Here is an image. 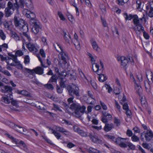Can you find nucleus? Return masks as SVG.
I'll return each instance as SVG.
<instances>
[{"label": "nucleus", "mask_w": 153, "mask_h": 153, "mask_svg": "<svg viewBox=\"0 0 153 153\" xmlns=\"http://www.w3.org/2000/svg\"><path fill=\"white\" fill-rule=\"evenodd\" d=\"M30 24L31 25H35L36 23H39L34 18L31 19L29 21Z\"/></svg>", "instance_id": "nucleus-42"}, {"label": "nucleus", "mask_w": 153, "mask_h": 153, "mask_svg": "<svg viewBox=\"0 0 153 153\" xmlns=\"http://www.w3.org/2000/svg\"><path fill=\"white\" fill-rule=\"evenodd\" d=\"M26 16L29 19L35 18V15L34 13L28 10H27L26 12Z\"/></svg>", "instance_id": "nucleus-20"}, {"label": "nucleus", "mask_w": 153, "mask_h": 153, "mask_svg": "<svg viewBox=\"0 0 153 153\" xmlns=\"http://www.w3.org/2000/svg\"><path fill=\"white\" fill-rule=\"evenodd\" d=\"M3 25L5 28L7 30L10 29V26L9 22L7 21H5L4 22Z\"/></svg>", "instance_id": "nucleus-48"}, {"label": "nucleus", "mask_w": 153, "mask_h": 153, "mask_svg": "<svg viewBox=\"0 0 153 153\" xmlns=\"http://www.w3.org/2000/svg\"><path fill=\"white\" fill-rule=\"evenodd\" d=\"M126 134L128 136L130 137L131 136H132L133 133L132 131L128 129L127 130Z\"/></svg>", "instance_id": "nucleus-60"}, {"label": "nucleus", "mask_w": 153, "mask_h": 153, "mask_svg": "<svg viewBox=\"0 0 153 153\" xmlns=\"http://www.w3.org/2000/svg\"><path fill=\"white\" fill-rule=\"evenodd\" d=\"M26 46L29 50L34 54L37 53L39 48L36 44H34L30 42L27 44Z\"/></svg>", "instance_id": "nucleus-6"}, {"label": "nucleus", "mask_w": 153, "mask_h": 153, "mask_svg": "<svg viewBox=\"0 0 153 153\" xmlns=\"http://www.w3.org/2000/svg\"><path fill=\"white\" fill-rule=\"evenodd\" d=\"M91 43L93 49L97 52H99L100 48L96 41L92 39L91 40Z\"/></svg>", "instance_id": "nucleus-17"}, {"label": "nucleus", "mask_w": 153, "mask_h": 153, "mask_svg": "<svg viewBox=\"0 0 153 153\" xmlns=\"http://www.w3.org/2000/svg\"><path fill=\"white\" fill-rule=\"evenodd\" d=\"M79 74L81 78L84 81L85 80H88L84 74L81 70H79Z\"/></svg>", "instance_id": "nucleus-43"}, {"label": "nucleus", "mask_w": 153, "mask_h": 153, "mask_svg": "<svg viewBox=\"0 0 153 153\" xmlns=\"http://www.w3.org/2000/svg\"><path fill=\"white\" fill-rule=\"evenodd\" d=\"M141 99H140L141 104L143 107H146V100L144 98H143L142 97V96L140 97Z\"/></svg>", "instance_id": "nucleus-38"}, {"label": "nucleus", "mask_w": 153, "mask_h": 153, "mask_svg": "<svg viewBox=\"0 0 153 153\" xmlns=\"http://www.w3.org/2000/svg\"><path fill=\"white\" fill-rule=\"evenodd\" d=\"M133 18V23L134 25H135L136 26H138L139 24H139V20L138 19V16L137 15H134V17Z\"/></svg>", "instance_id": "nucleus-26"}, {"label": "nucleus", "mask_w": 153, "mask_h": 153, "mask_svg": "<svg viewBox=\"0 0 153 153\" xmlns=\"http://www.w3.org/2000/svg\"><path fill=\"white\" fill-rule=\"evenodd\" d=\"M100 7L102 13L105 14L106 12L105 7V5L103 4H100Z\"/></svg>", "instance_id": "nucleus-39"}, {"label": "nucleus", "mask_w": 153, "mask_h": 153, "mask_svg": "<svg viewBox=\"0 0 153 153\" xmlns=\"http://www.w3.org/2000/svg\"><path fill=\"white\" fill-rule=\"evenodd\" d=\"M102 114L104 117H108V118L111 119L112 118L111 115L109 113H108L107 112H103Z\"/></svg>", "instance_id": "nucleus-49"}, {"label": "nucleus", "mask_w": 153, "mask_h": 153, "mask_svg": "<svg viewBox=\"0 0 153 153\" xmlns=\"http://www.w3.org/2000/svg\"><path fill=\"white\" fill-rule=\"evenodd\" d=\"M73 128L74 131L77 132L81 136L83 137H87L88 136L89 133L84 131L76 126H74Z\"/></svg>", "instance_id": "nucleus-10"}, {"label": "nucleus", "mask_w": 153, "mask_h": 153, "mask_svg": "<svg viewBox=\"0 0 153 153\" xmlns=\"http://www.w3.org/2000/svg\"><path fill=\"white\" fill-rule=\"evenodd\" d=\"M53 107L54 108V110L56 111H60L62 112V111L60 108L59 106L57 105L53 104Z\"/></svg>", "instance_id": "nucleus-57"}, {"label": "nucleus", "mask_w": 153, "mask_h": 153, "mask_svg": "<svg viewBox=\"0 0 153 153\" xmlns=\"http://www.w3.org/2000/svg\"><path fill=\"white\" fill-rule=\"evenodd\" d=\"M14 22L16 27H17L20 31H27L28 30V25L25 21L22 19H18L15 16L14 18Z\"/></svg>", "instance_id": "nucleus-1"}, {"label": "nucleus", "mask_w": 153, "mask_h": 153, "mask_svg": "<svg viewBox=\"0 0 153 153\" xmlns=\"http://www.w3.org/2000/svg\"><path fill=\"white\" fill-rule=\"evenodd\" d=\"M132 140L134 142H137L139 141V138L135 135H133L131 137Z\"/></svg>", "instance_id": "nucleus-50"}, {"label": "nucleus", "mask_w": 153, "mask_h": 153, "mask_svg": "<svg viewBox=\"0 0 153 153\" xmlns=\"http://www.w3.org/2000/svg\"><path fill=\"white\" fill-rule=\"evenodd\" d=\"M41 29V26L39 23H36L35 25H33L32 29V30L33 33L35 34H37Z\"/></svg>", "instance_id": "nucleus-12"}, {"label": "nucleus", "mask_w": 153, "mask_h": 153, "mask_svg": "<svg viewBox=\"0 0 153 153\" xmlns=\"http://www.w3.org/2000/svg\"><path fill=\"white\" fill-rule=\"evenodd\" d=\"M19 94L24 96L31 97V94L27 91L25 90H22L19 92Z\"/></svg>", "instance_id": "nucleus-30"}, {"label": "nucleus", "mask_w": 153, "mask_h": 153, "mask_svg": "<svg viewBox=\"0 0 153 153\" xmlns=\"http://www.w3.org/2000/svg\"><path fill=\"white\" fill-rule=\"evenodd\" d=\"M117 59L118 61H121V65L123 66V67L126 66L128 62V59L124 56H122L118 57Z\"/></svg>", "instance_id": "nucleus-13"}, {"label": "nucleus", "mask_w": 153, "mask_h": 153, "mask_svg": "<svg viewBox=\"0 0 153 153\" xmlns=\"http://www.w3.org/2000/svg\"><path fill=\"white\" fill-rule=\"evenodd\" d=\"M2 99L3 100L4 102L6 103L9 104L10 102V99L7 96L2 97Z\"/></svg>", "instance_id": "nucleus-45"}, {"label": "nucleus", "mask_w": 153, "mask_h": 153, "mask_svg": "<svg viewBox=\"0 0 153 153\" xmlns=\"http://www.w3.org/2000/svg\"><path fill=\"white\" fill-rule=\"evenodd\" d=\"M49 129L52 131V133L54 135L57 139H60L61 137V135L58 132L54 130L53 129L50 128H49Z\"/></svg>", "instance_id": "nucleus-29"}, {"label": "nucleus", "mask_w": 153, "mask_h": 153, "mask_svg": "<svg viewBox=\"0 0 153 153\" xmlns=\"http://www.w3.org/2000/svg\"><path fill=\"white\" fill-rule=\"evenodd\" d=\"M67 90L70 96H74L75 95L77 97L79 96V89L78 87L76 85H68L67 87Z\"/></svg>", "instance_id": "nucleus-4"}, {"label": "nucleus", "mask_w": 153, "mask_h": 153, "mask_svg": "<svg viewBox=\"0 0 153 153\" xmlns=\"http://www.w3.org/2000/svg\"><path fill=\"white\" fill-rule=\"evenodd\" d=\"M44 87L48 89L52 90L53 89V87L52 85L50 84H47L44 85Z\"/></svg>", "instance_id": "nucleus-41"}, {"label": "nucleus", "mask_w": 153, "mask_h": 153, "mask_svg": "<svg viewBox=\"0 0 153 153\" xmlns=\"http://www.w3.org/2000/svg\"><path fill=\"white\" fill-rule=\"evenodd\" d=\"M149 74L150 75V76H149V78H151V79L152 80L153 79V74L152 73V71H148V73H146V77L148 79V80H149V79L148 78V74Z\"/></svg>", "instance_id": "nucleus-51"}, {"label": "nucleus", "mask_w": 153, "mask_h": 153, "mask_svg": "<svg viewBox=\"0 0 153 153\" xmlns=\"http://www.w3.org/2000/svg\"><path fill=\"white\" fill-rule=\"evenodd\" d=\"M56 46H55L56 50L59 52L61 55V59L62 61V64H65L67 63V60L69 59L68 54L63 49L61 45L58 43H56Z\"/></svg>", "instance_id": "nucleus-2"}, {"label": "nucleus", "mask_w": 153, "mask_h": 153, "mask_svg": "<svg viewBox=\"0 0 153 153\" xmlns=\"http://www.w3.org/2000/svg\"><path fill=\"white\" fill-rule=\"evenodd\" d=\"M124 16L126 20H130L132 19L134 17V15H133L131 14L128 15L126 13H124Z\"/></svg>", "instance_id": "nucleus-33"}, {"label": "nucleus", "mask_w": 153, "mask_h": 153, "mask_svg": "<svg viewBox=\"0 0 153 153\" xmlns=\"http://www.w3.org/2000/svg\"><path fill=\"white\" fill-rule=\"evenodd\" d=\"M136 27H134V29L136 33L137 34H140V33L141 30L143 31L144 30V28L142 26V24H140L138 26H136Z\"/></svg>", "instance_id": "nucleus-21"}, {"label": "nucleus", "mask_w": 153, "mask_h": 153, "mask_svg": "<svg viewBox=\"0 0 153 153\" xmlns=\"http://www.w3.org/2000/svg\"><path fill=\"white\" fill-rule=\"evenodd\" d=\"M145 87L146 91L148 92L149 93L150 91L151 87L150 85L148 82H146L145 83Z\"/></svg>", "instance_id": "nucleus-35"}, {"label": "nucleus", "mask_w": 153, "mask_h": 153, "mask_svg": "<svg viewBox=\"0 0 153 153\" xmlns=\"http://www.w3.org/2000/svg\"><path fill=\"white\" fill-rule=\"evenodd\" d=\"M11 36L15 40L19 41L20 40V37L18 34L15 32H13L11 33Z\"/></svg>", "instance_id": "nucleus-34"}, {"label": "nucleus", "mask_w": 153, "mask_h": 153, "mask_svg": "<svg viewBox=\"0 0 153 153\" xmlns=\"http://www.w3.org/2000/svg\"><path fill=\"white\" fill-rule=\"evenodd\" d=\"M114 123L117 126H118L120 125V122L119 120L116 118H115Z\"/></svg>", "instance_id": "nucleus-55"}, {"label": "nucleus", "mask_w": 153, "mask_h": 153, "mask_svg": "<svg viewBox=\"0 0 153 153\" xmlns=\"http://www.w3.org/2000/svg\"><path fill=\"white\" fill-rule=\"evenodd\" d=\"M145 137L147 141H150L151 139L153 138V133L151 130H147L145 133Z\"/></svg>", "instance_id": "nucleus-14"}, {"label": "nucleus", "mask_w": 153, "mask_h": 153, "mask_svg": "<svg viewBox=\"0 0 153 153\" xmlns=\"http://www.w3.org/2000/svg\"><path fill=\"white\" fill-rule=\"evenodd\" d=\"M40 17L42 20L44 22H46L47 21V16L45 13H43L40 15Z\"/></svg>", "instance_id": "nucleus-32"}, {"label": "nucleus", "mask_w": 153, "mask_h": 153, "mask_svg": "<svg viewBox=\"0 0 153 153\" xmlns=\"http://www.w3.org/2000/svg\"><path fill=\"white\" fill-rule=\"evenodd\" d=\"M30 62V58L28 55L26 56L24 58V62L25 64H28Z\"/></svg>", "instance_id": "nucleus-47"}, {"label": "nucleus", "mask_w": 153, "mask_h": 153, "mask_svg": "<svg viewBox=\"0 0 153 153\" xmlns=\"http://www.w3.org/2000/svg\"><path fill=\"white\" fill-rule=\"evenodd\" d=\"M25 70L30 74L33 75L35 73L41 75L43 73V69L40 67H38L33 70H30L28 68H26Z\"/></svg>", "instance_id": "nucleus-7"}, {"label": "nucleus", "mask_w": 153, "mask_h": 153, "mask_svg": "<svg viewBox=\"0 0 153 153\" xmlns=\"http://www.w3.org/2000/svg\"><path fill=\"white\" fill-rule=\"evenodd\" d=\"M82 114L80 112L79 110L75 111V117H80Z\"/></svg>", "instance_id": "nucleus-40"}, {"label": "nucleus", "mask_w": 153, "mask_h": 153, "mask_svg": "<svg viewBox=\"0 0 153 153\" xmlns=\"http://www.w3.org/2000/svg\"><path fill=\"white\" fill-rule=\"evenodd\" d=\"M8 125L10 127L16 130L19 132H21V131L18 130V128H22V127L17 125H15L12 122H9L8 123Z\"/></svg>", "instance_id": "nucleus-19"}, {"label": "nucleus", "mask_w": 153, "mask_h": 153, "mask_svg": "<svg viewBox=\"0 0 153 153\" xmlns=\"http://www.w3.org/2000/svg\"><path fill=\"white\" fill-rule=\"evenodd\" d=\"M58 86H57L56 90L57 92L59 94H61L62 92L63 89Z\"/></svg>", "instance_id": "nucleus-61"}, {"label": "nucleus", "mask_w": 153, "mask_h": 153, "mask_svg": "<svg viewBox=\"0 0 153 153\" xmlns=\"http://www.w3.org/2000/svg\"><path fill=\"white\" fill-rule=\"evenodd\" d=\"M114 128V125L113 123L109 124L106 123L105 124L104 129L105 131L108 132Z\"/></svg>", "instance_id": "nucleus-18"}, {"label": "nucleus", "mask_w": 153, "mask_h": 153, "mask_svg": "<svg viewBox=\"0 0 153 153\" xmlns=\"http://www.w3.org/2000/svg\"><path fill=\"white\" fill-rule=\"evenodd\" d=\"M18 7L16 4H13L10 1H9L7 4V7L5 8L4 13L5 16L8 17L11 16L14 11Z\"/></svg>", "instance_id": "nucleus-3"}, {"label": "nucleus", "mask_w": 153, "mask_h": 153, "mask_svg": "<svg viewBox=\"0 0 153 153\" xmlns=\"http://www.w3.org/2000/svg\"><path fill=\"white\" fill-rule=\"evenodd\" d=\"M59 79H60V85L61 88H65L66 87L65 83L67 79L65 78H63L60 76V74L58 75Z\"/></svg>", "instance_id": "nucleus-15"}, {"label": "nucleus", "mask_w": 153, "mask_h": 153, "mask_svg": "<svg viewBox=\"0 0 153 153\" xmlns=\"http://www.w3.org/2000/svg\"><path fill=\"white\" fill-rule=\"evenodd\" d=\"M4 89H2V91L4 93H11L13 90L12 88L8 85H6L4 87Z\"/></svg>", "instance_id": "nucleus-23"}, {"label": "nucleus", "mask_w": 153, "mask_h": 153, "mask_svg": "<svg viewBox=\"0 0 153 153\" xmlns=\"http://www.w3.org/2000/svg\"><path fill=\"white\" fill-rule=\"evenodd\" d=\"M70 108L75 111L79 110L80 112L83 113L85 111L86 108L84 106H81L80 105L77 103H74L71 105Z\"/></svg>", "instance_id": "nucleus-8"}, {"label": "nucleus", "mask_w": 153, "mask_h": 153, "mask_svg": "<svg viewBox=\"0 0 153 153\" xmlns=\"http://www.w3.org/2000/svg\"><path fill=\"white\" fill-rule=\"evenodd\" d=\"M56 130L57 131H59V132L63 133L64 131L65 130V129L64 128H63L61 127H59L58 126H56Z\"/></svg>", "instance_id": "nucleus-56"}, {"label": "nucleus", "mask_w": 153, "mask_h": 153, "mask_svg": "<svg viewBox=\"0 0 153 153\" xmlns=\"http://www.w3.org/2000/svg\"><path fill=\"white\" fill-rule=\"evenodd\" d=\"M88 136L89 137L92 141L94 143H100L101 142V140L97 137L92 135L91 133H89Z\"/></svg>", "instance_id": "nucleus-16"}, {"label": "nucleus", "mask_w": 153, "mask_h": 153, "mask_svg": "<svg viewBox=\"0 0 153 153\" xmlns=\"http://www.w3.org/2000/svg\"><path fill=\"white\" fill-rule=\"evenodd\" d=\"M5 135L8 138L12 140L14 142H15L16 143H18V140L17 139L14 138L13 136L8 133H6Z\"/></svg>", "instance_id": "nucleus-36"}, {"label": "nucleus", "mask_w": 153, "mask_h": 153, "mask_svg": "<svg viewBox=\"0 0 153 153\" xmlns=\"http://www.w3.org/2000/svg\"><path fill=\"white\" fill-rule=\"evenodd\" d=\"M58 15L61 20L63 21L65 20V19L61 12L58 11Z\"/></svg>", "instance_id": "nucleus-46"}, {"label": "nucleus", "mask_w": 153, "mask_h": 153, "mask_svg": "<svg viewBox=\"0 0 153 153\" xmlns=\"http://www.w3.org/2000/svg\"><path fill=\"white\" fill-rule=\"evenodd\" d=\"M134 81L135 84L134 85L136 93L138 94L140 97H141L142 95V89L139 83H136L135 80H134Z\"/></svg>", "instance_id": "nucleus-11"}, {"label": "nucleus", "mask_w": 153, "mask_h": 153, "mask_svg": "<svg viewBox=\"0 0 153 153\" xmlns=\"http://www.w3.org/2000/svg\"><path fill=\"white\" fill-rule=\"evenodd\" d=\"M146 8L148 12V15L150 17H153V7L149 6L146 7Z\"/></svg>", "instance_id": "nucleus-25"}, {"label": "nucleus", "mask_w": 153, "mask_h": 153, "mask_svg": "<svg viewBox=\"0 0 153 153\" xmlns=\"http://www.w3.org/2000/svg\"><path fill=\"white\" fill-rule=\"evenodd\" d=\"M20 147L21 149L27 152L28 151V149L25 144H23V145L22 146H20Z\"/></svg>", "instance_id": "nucleus-54"}, {"label": "nucleus", "mask_w": 153, "mask_h": 153, "mask_svg": "<svg viewBox=\"0 0 153 153\" xmlns=\"http://www.w3.org/2000/svg\"><path fill=\"white\" fill-rule=\"evenodd\" d=\"M87 150L89 153H100L99 151L92 147H90Z\"/></svg>", "instance_id": "nucleus-31"}, {"label": "nucleus", "mask_w": 153, "mask_h": 153, "mask_svg": "<svg viewBox=\"0 0 153 153\" xmlns=\"http://www.w3.org/2000/svg\"><path fill=\"white\" fill-rule=\"evenodd\" d=\"M129 139L127 138H123L118 137L116 139L115 143L120 147L122 148H126L127 145L124 143V140H128Z\"/></svg>", "instance_id": "nucleus-9"}, {"label": "nucleus", "mask_w": 153, "mask_h": 153, "mask_svg": "<svg viewBox=\"0 0 153 153\" xmlns=\"http://www.w3.org/2000/svg\"><path fill=\"white\" fill-rule=\"evenodd\" d=\"M71 97L69 98L68 99V102L69 104H70L71 103H73V99L74 98V96H71Z\"/></svg>", "instance_id": "nucleus-64"}, {"label": "nucleus", "mask_w": 153, "mask_h": 153, "mask_svg": "<svg viewBox=\"0 0 153 153\" xmlns=\"http://www.w3.org/2000/svg\"><path fill=\"white\" fill-rule=\"evenodd\" d=\"M100 102L102 109L105 110H106L107 109V108L105 104L101 101H100Z\"/></svg>", "instance_id": "nucleus-58"}, {"label": "nucleus", "mask_w": 153, "mask_h": 153, "mask_svg": "<svg viewBox=\"0 0 153 153\" xmlns=\"http://www.w3.org/2000/svg\"><path fill=\"white\" fill-rule=\"evenodd\" d=\"M143 146L145 149L149 150L151 148V147L149 144L146 143H143L142 144Z\"/></svg>", "instance_id": "nucleus-52"}, {"label": "nucleus", "mask_w": 153, "mask_h": 153, "mask_svg": "<svg viewBox=\"0 0 153 153\" xmlns=\"http://www.w3.org/2000/svg\"><path fill=\"white\" fill-rule=\"evenodd\" d=\"M23 53L21 50H17L16 52L15 56H21L23 55Z\"/></svg>", "instance_id": "nucleus-53"}, {"label": "nucleus", "mask_w": 153, "mask_h": 153, "mask_svg": "<svg viewBox=\"0 0 153 153\" xmlns=\"http://www.w3.org/2000/svg\"><path fill=\"white\" fill-rule=\"evenodd\" d=\"M1 72L3 73L4 74L8 76H10L11 74L7 70H3L1 71Z\"/></svg>", "instance_id": "nucleus-62"}, {"label": "nucleus", "mask_w": 153, "mask_h": 153, "mask_svg": "<svg viewBox=\"0 0 153 153\" xmlns=\"http://www.w3.org/2000/svg\"><path fill=\"white\" fill-rule=\"evenodd\" d=\"M127 146L131 150H134L136 148L135 146L130 142L128 143Z\"/></svg>", "instance_id": "nucleus-44"}, {"label": "nucleus", "mask_w": 153, "mask_h": 153, "mask_svg": "<svg viewBox=\"0 0 153 153\" xmlns=\"http://www.w3.org/2000/svg\"><path fill=\"white\" fill-rule=\"evenodd\" d=\"M143 36L146 39H149V34L145 32L144 30L143 31Z\"/></svg>", "instance_id": "nucleus-63"}, {"label": "nucleus", "mask_w": 153, "mask_h": 153, "mask_svg": "<svg viewBox=\"0 0 153 153\" xmlns=\"http://www.w3.org/2000/svg\"><path fill=\"white\" fill-rule=\"evenodd\" d=\"M63 35L65 41L69 43L70 41L71 40V38L69 33H67L66 32L63 31Z\"/></svg>", "instance_id": "nucleus-22"}, {"label": "nucleus", "mask_w": 153, "mask_h": 153, "mask_svg": "<svg viewBox=\"0 0 153 153\" xmlns=\"http://www.w3.org/2000/svg\"><path fill=\"white\" fill-rule=\"evenodd\" d=\"M94 64L95 65V66L96 68L97 69H94L93 67V71H94L95 72H97V74L99 73L98 71L99 70V65H97V63H95Z\"/></svg>", "instance_id": "nucleus-59"}, {"label": "nucleus", "mask_w": 153, "mask_h": 153, "mask_svg": "<svg viewBox=\"0 0 153 153\" xmlns=\"http://www.w3.org/2000/svg\"><path fill=\"white\" fill-rule=\"evenodd\" d=\"M97 74L99 75L98 79L99 80L100 82H103L107 79V78L105 75L102 74H99V73H98Z\"/></svg>", "instance_id": "nucleus-27"}, {"label": "nucleus", "mask_w": 153, "mask_h": 153, "mask_svg": "<svg viewBox=\"0 0 153 153\" xmlns=\"http://www.w3.org/2000/svg\"><path fill=\"white\" fill-rule=\"evenodd\" d=\"M28 30L26 31H21V32L20 33V34L22 36V35L25 36L29 41L30 42L31 41V39L29 35L27 33Z\"/></svg>", "instance_id": "nucleus-24"}, {"label": "nucleus", "mask_w": 153, "mask_h": 153, "mask_svg": "<svg viewBox=\"0 0 153 153\" xmlns=\"http://www.w3.org/2000/svg\"><path fill=\"white\" fill-rule=\"evenodd\" d=\"M58 78V76L56 74L53 75L50 79L48 82H56Z\"/></svg>", "instance_id": "nucleus-28"}, {"label": "nucleus", "mask_w": 153, "mask_h": 153, "mask_svg": "<svg viewBox=\"0 0 153 153\" xmlns=\"http://www.w3.org/2000/svg\"><path fill=\"white\" fill-rule=\"evenodd\" d=\"M0 37L1 39L4 40L6 38L5 34L1 30H0Z\"/></svg>", "instance_id": "nucleus-37"}, {"label": "nucleus", "mask_w": 153, "mask_h": 153, "mask_svg": "<svg viewBox=\"0 0 153 153\" xmlns=\"http://www.w3.org/2000/svg\"><path fill=\"white\" fill-rule=\"evenodd\" d=\"M13 4L17 5L18 6V7L16 8L17 10H18L20 7L21 8H23L25 4L29 9H32L33 8V5L30 0H25V1L24 0H20L18 3L17 1H16V3Z\"/></svg>", "instance_id": "nucleus-5"}]
</instances>
